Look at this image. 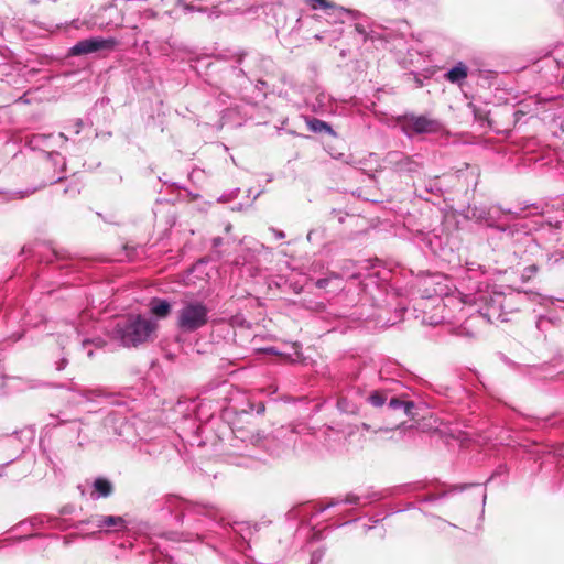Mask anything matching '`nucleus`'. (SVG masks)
Listing matches in <instances>:
<instances>
[{
  "mask_svg": "<svg viewBox=\"0 0 564 564\" xmlns=\"http://www.w3.org/2000/svg\"><path fill=\"white\" fill-rule=\"evenodd\" d=\"M485 271L476 262L467 263V268L460 275V288L456 295H448L445 305L460 304L463 315L469 317L463 329H468L475 321L484 323L507 322V310H512V297L496 291L481 280Z\"/></svg>",
  "mask_w": 564,
  "mask_h": 564,
  "instance_id": "nucleus-1",
  "label": "nucleus"
},
{
  "mask_svg": "<svg viewBox=\"0 0 564 564\" xmlns=\"http://www.w3.org/2000/svg\"><path fill=\"white\" fill-rule=\"evenodd\" d=\"M155 329V323L138 316H128L119 319L112 330L115 339L124 347H135L147 341Z\"/></svg>",
  "mask_w": 564,
  "mask_h": 564,
  "instance_id": "nucleus-2",
  "label": "nucleus"
},
{
  "mask_svg": "<svg viewBox=\"0 0 564 564\" xmlns=\"http://www.w3.org/2000/svg\"><path fill=\"white\" fill-rule=\"evenodd\" d=\"M210 308L207 304L196 299H184L177 310V327L185 333L196 332L207 325Z\"/></svg>",
  "mask_w": 564,
  "mask_h": 564,
  "instance_id": "nucleus-3",
  "label": "nucleus"
},
{
  "mask_svg": "<svg viewBox=\"0 0 564 564\" xmlns=\"http://www.w3.org/2000/svg\"><path fill=\"white\" fill-rule=\"evenodd\" d=\"M403 131L411 134L437 133L442 130V123L427 116L404 115L399 119Z\"/></svg>",
  "mask_w": 564,
  "mask_h": 564,
  "instance_id": "nucleus-4",
  "label": "nucleus"
},
{
  "mask_svg": "<svg viewBox=\"0 0 564 564\" xmlns=\"http://www.w3.org/2000/svg\"><path fill=\"white\" fill-rule=\"evenodd\" d=\"M117 45V40L115 37H100L94 36L89 39L82 40L77 42L69 50L70 56H82L87 54H93L104 50H112Z\"/></svg>",
  "mask_w": 564,
  "mask_h": 564,
  "instance_id": "nucleus-5",
  "label": "nucleus"
},
{
  "mask_svg": "<svg viewBox=\"0 0 564 564\" xmlns=\"http://www.w3.org/2000/svg\"><path fill=\"white\" fill-rule=\"evenodd\" d=\"M123 22V13L118 10L113 3L102 6L98 9L95 14L94 24L98 25L99 29H106L109 26L119 28Z\"/></svg>",
  "mask_w": 564,
  "mask_h": 564,
  "instance_id": "nucleus-6",
  "label": "nucleus"
},
{
  "mask_svg": "<svg viewBox=\"0 0 564 564\" xmlns=\"http://www.w3.org/2000/svg\"><path fill=\"white\" fill-rule=\"evenodd\" d=\"M85 523L96 531H121L127 528L126 520L120 516L95 514Z\"/></svg>",
  "mask_w": 564,
  "mask_h": 564,
  "instance_id": "nucleus-7",
  "label": "nucleus"
},
{
  "mask_svg": "<svg viewBox=\"0 0 564 564\" xmlns=\"http://www.w3.org/2000/svg\"><path fill=\"white\" fill-rule=\"evenodd\" d=\"M67 141V137L64 133H58L57 135H54L52 133H36L32 134L28 139V144L33 150H41L48 152L50 156L58 155V153H55L53 151H48L54 144L61 142L64 143Z\"/></svg>",
  "mask_w": 564,
  "mask_h": 564,
  "instance_id": "nucleus-8",
  "label": "nucleus"
},
{
  "mask_svg": "<svg viewBox=\"0 0 564 564\" xmlns=\"http://www.w3.org/2000/svg\"><path fill=\"white\" fill-rule=\"evenodd\" d=\"M112 484L108 479L99 477L96 478L93 482V491L90 492V497L95 500L106 498L112 494Z\"/></svg>",
  "mask_w": 564,
  "mask_h": 564,
  "instance_id": "nucleus-9",
  "label": "nucleus"
},
{
  "mask_svg": "<svg viewBox=\"0 0 564 564\" xmlns=\"http://www.w3.org/2000/svg\"><path fill=\"white\" fill-rule=\"evenodd\" d=\"M150 311L159 318L166 317L171 312V304L166 300L154 297L149 304Z\"/></svg>",
  "mask_w": 564,
  "mask_h": 564,
  "instance_id": "nucleus-10",
  "label": "nucleus"
},
{
  "mask_svg": "<svg viewBox=\"0 0 564 564\" xmlns=\"http://www.w3.org/2000/svg\"><path fill=\"white\" fill-rule=\"evenodd\" d=\"M467 66L464 63L459 62L445 74V77L453 84H459L467 77Z\"/></svg>",
  "mask_w": 564,
  "mask_h": 564,
  "instance_id": "nucleus-11",
  "label": "nucleus"
},
{
  "mask_svg": "<svg viewBox=\"0 0 564 564\" xmlns=\"http://www.w3.org/2000/svg\"><path fill=\"white\" fill-rule=\"evenodd\" d=\"M359 500H360L359 496L354 495V494H348V495L345 496L344 499H339V498L330 499L326 505L321 507L318 511L323 512L326 509H328L330 507H335V506H337L339 503L357 505L359 502Z\"/></svg>",
  "mask_w": 564,
  "mask_h": 564,
  "instance_id": "nucleus-12",
  "label": "nucleus"
},
{
  "mask_svg": "<svg viewBox=\"0 0 564 564\" xmlns=\"http://www.w3.org/2000/svg\"><path fill=\"white\" fill-rule=\"evenodd\" d=\"M389 408L393 410L403 409L406 415H412V410L414 409V403L412 401H402L398 398H391L389 401Z\"/></svg>",
  "mask_w": 564,
  "mask_h": 564,
  "instance_id": "nucleus-13",
  "label": "nucleus"
},
{
  "mask_svg": "<svg viewBox=\"0 0 564 564\" xmlns=\"http://www.w3.org/2000/svg\"><path fill=\"white\" fill-rule=\"evenodd\" d=\"M337 408L343 413L354 414L358 411L356 403L350 402L346 397H341L337 401Z\"/></svg>",
  "mask_w": 564,
  "mask_h": 564,
  "instance_id": "nucleus-14",
  "label": "nucleus"
},
{
  "mask_svg": "<svg viewBox=\"0 0 564 564\" xmlns=\"http://www.w3.org/2000/svg\"><path fill=\"white\" fill-rule=\"evenodd\" d=\"M368 402L376 408L382 406L387 401V394L382 390H375L367 398Z\"/></svg>",
  "mask_w": 564,
  "mask_h": 564,
  "instance_id": "nucleus-15",
  "label": "nucleus"
},
{
  "mask_svg": "<svg viewBox=\"0 0 564 564\" xmlns=\"http://www.w3.org/2000/svg\"><path fill=\"white\" fill-rule=\"evenodd\" d=\"M310 128L314 132H322V131L332 132L330 126L319 119H313L312 121H310Z\"/></svg>",
  "mask_w": 564,
  "mask_h": 564,
  "instance_id": "nucleus-16",
  "label": "nucleus"
},
{
  "mask_svg": "<svg viewBox=\"0 0 564 564\" xmlns=\"http://www.w3.org/2000/svg\"><path fill=\"white\" fill-rule=\"evenodd\" d=\"M398 163L400 170H405L408 172H414L417 167V164L410 158H403L402 160H399Z\"/></svg>",
  "mask_w": 564,
  "mask_h": 564,
  "instance_id": "nucleus-17",
  "label": "nucleus"
},
{
  "mask_svg": "<svg viewBox=\"0 0 564 564\" xmlns=\"http://www.w3.org/2000/svg\"><path fill=\"white\" fill-rule=\"evenodd\" d=\"M82 395L84 398H86L88 401H93L96 398L101 397L102 392H101V390H98V389H96V390H83L82 391Z\"/></svg>",
  "mask_w": 564,
  "mask_h": 564,
  "instance_id": "nucleus-18",
  "label": "nucleus"
},
{
  "mask_svg": "<svg viewBox=\"0 0 564 564\" xmlns=\"http://www.w3.org/2000/svg\"><path fill=\"white\" fill-rule=\"evenodd\" d=\"M355 30L358 34H360L364 37L365 42L369 39L373 40V36L367 32L366 28L361 23H356Z\"/></svg>",
  "mask_w": 564,
  "mask_h": 564,
  "instance_id": "nucleus-19",
  "label": "nucleus"
},
{
  "mask_svg": "<svg viewBox=\"0 0 564 564\" xmlns=\"http://www.w3.org/2000/svg\"><path fill=\"white\" fill-rule=\"evenodd\" d=\"M180 6L183 8L185 12L189 11H198V12H207L206 8H203L202 6H194V4H187V3H180Z\"/></svg>",
  "mask_w": 564,
  "mask_h": 564,
  "instance_id": "nucleus-20",
  "label": "nucleus"
},
{
  "mask_svg": "<svg viewBox=\"0 0 564 564\" xmlns=\"http://www.w3.org/2000/svg\"><path fill=\"white\" fill-rule=\"evenodd\" d=\"M91 343H94L96 346H99V347H101L104 345V340L102 339L96 338V339H93V340H90V339L83 340V346L85 347L86 345L91 344Z\"/></svg>",
  "mask_w": 564,
  "mask_h": 564,
  "instance_id": "nucleus-21",
  "label": "nucleus"
},
{
  "mask_svg": "<svg viewBox=\"0 0 564 564\" xmlns=\"http://www.w3.org/2000/svg\"><path fill=\"white\" fill-rule=\"evenodd\" d=\"M169 501L177 507L187 508V503L181 501L178 498H170Z\"/></svg>",
  "mask_w": 564,
  "mask_h": 564,
  "instance_id": "nucleus-22",
  "label": "nucleus"
},
{
  "mask_svg": "<svg viewBox=\"0 0 564 564\" xmlns=\"http://www.w3.org/2000/svg\"><path fill=\"white\" fill-rule=\"evenodd\" d=\"M329 282V279H319L316 282V286L319 289L326 288Z\"/></svg>",
  "mask_w": 564,
  "mask_h": 564,
  "instance_id": "nucleus-23",
  "label": "nucleus"
},
{
  "mask_svg": "<svg viewBox=\"0 0 564 564\" xmlns=\"http://www.w3.org/2000/svg\"><path fill=\"white\" fill-rule=\"evenodd\" d=\"M322 555H323L322 553H317V552L313 553L312 564H316L321 560Z\"/></svg>",
  "mask_w": 564,
  "mask_h": 564,
  "instance_id": "nucleus-24",
  "label": "nucleus"
},
{
  "mask_svg": "<svg viewBox=\"0 0 564 564\" xmlns=\"http://www.w3.org/2000/svg\"><path fill=\"white\" fill-rule=\"evenodd\" d=\"M66 364H67V360L66 359H62L58 365H57V370H62L66 367Z\"/></svg>",
  "mask_w": 564,
  "mask_h": 564,
  "instance_id": "nucleus-25",
  "label": "nucleus"
},
{
  "mask_svg": "<svg viewBox=\"0 0 564 564\" xmlns=\"http://www.w3.org/2000/svg\"><path fill=\"white\" fill-rule=\"evenodd\" d=\"M525 271L529 272L530 274H534L536 272V267L530 265L525 269Z\"/></svg>",
  "mask_w": 564,
  "mask_h": 564,
  "instance_id": "nucleus-26",
  "label": "nucleus"
},
{
  "mask_svg": "<svg viewBox=\"0 0 564 564\" xmlns=\"http://www.w3.org/2000/svg\"><path fill=\"white\" fill-rule=\"evenodd\" d=\"M274 235L278 239H282L285 236L283 231H279V230H274Z\"/></svg>",
  "mask_w": 564,
  "mask_h": 564,
  "instance_id": "nucleus-27",
  "label": "nucleus"
},
{
  "mask_svg": "<svg viewBox=\"0 0 564 564\" xmlns=\"http://www.w3.org/2000/svg\"><path fill=\"white\" fill-rule=\"evenodd\" d=\"M75 124H76V130H75V132H76V133H79V132H80V129H82V124H83V123H82V121H80V120H77Z\"/></svg>",
  "mask_w": 564,
  "mask_h": 564,
  "instance_id": "nucleus-28",
  "label": "nucleus"
},
{
  "mask_svg": "<svg viewBox=\"0 0 564 564\" xmlns=\"http://www.w3.org/2000/svg\"><path fill=\"white\" fill-rule=\"evenodd\" d=\"M221 243V238L217 237L213 239L214 247H218Z\"/></svg>",
  "mask_w": 564,
  "mask_h": 564,
  "instance_id": "nucleus-29",
  "label": "nucleus"
},
{
  "mask_svg": "<svg viewBox=\"0 0 564 564\" xmlns=\"http://www.w3.org/2000/svg\"><path fill=\"white\" fill-rule=\"evenodd\" d=\"M273 440L269 437H263V446L267 447Z\"/></svg>",
  "mask_w": 564,
  "mask_h": 564,
  "instance_id": "nucleus-30",
  "label": "nucleus"
},
{
  "mask_svg": "<svg viewBox=\"0 0 564 564\" xmlns=\"http://www.w3.org/2000/svg\"><path fill=\"white\" fill-rule=\"evenodd\" d=\"M288 433H289V440H288V442H289V443H292V442H293V437H294V432H293V431H290V432H288Z\"/></svg>",
  "mask_w": 564,
  "mask_h": 564,
  "instance_id": "nucleus-31",
  "label": "nucleus"
},
{
  "mask_svg": "<svg viewBox=\"0 0 564 564\" xmlns=\"http://www.w3.org/2000/svg\"><path fill=\"white\" fill-rule=\"evenodd\" d=\"M206 513L209 516V517H213L215 518V511L214 510H207Z\"/></svg>",
  "mask_w": 564,
  "mask_h": 564,
  "instance_id": "nucleus-32",
  "label": "nucleus"
},
{
  "mask_svg": "<svg viewBox=\"0 0 564 564\" xmlns=\"http://www.w3.org/2000/svg\"><path fill=\"white\" fill-rule=\"evenodd\" d=\"M271 454H272V455H279V454H280V451H279V449H271Z\"/></svg>",
  "mask_w": 564,
  "mask_h": 564,
  "instance_id": "nucleus-33",
  "label": "nucleus"
},
{
  "mask_svg": "<svg viewBox=\"0 0 564 564\" xmlns=\"http://www.w3.org/2000/svg\"><path fill=\"white\" fill-rule=\"evenodd\" d=\"M87 355H88V357H91L93 356V351L88 350Z\"/></svg>",
  "mask_w": 564,
  "mask_h": 564,
  "instance_id": "nucleus-34",
  "label": "nucleus"
},
{
  "mask_svg": "<svg viewBox=\"0 0 564 564\" xmlns=\"http://www.w3.org/2000/svg\"><path fill=\"white\" fill-rule=\"evenodd\" d=\"M400 154L398 153H391L390 156H399Z\"/></svg>",
  "mask_w": 564,
  "mask_h": 564,
  "instance_id": "nucleus-35",
  "label": "nucleus"
}]
</instances>
